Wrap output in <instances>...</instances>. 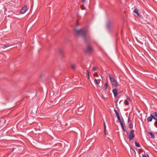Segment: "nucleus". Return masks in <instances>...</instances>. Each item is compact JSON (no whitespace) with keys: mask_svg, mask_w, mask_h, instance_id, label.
<instances>
[{"mask_svg":"<svg viewBox=\"0 0 157 157\" xmlns=\"http://www.w3.org/2000/svg\"><path fill=\"white\" fill-rule=\"evenodd\" d=\"M75 31L76 35L81 36L84 40H86V37L87 34V31L86 29H81L78 30H75Z\"/></svg>","mask_w":157,"mask_h":157,"instance_id":"obj_1","label":"nucleus"},{"mask_svg":"<svg viewBox=\"0 0 157 157\" xmlns=\"http://www.w3.org/2000/svg\"><path fill=\"white\" fill-rule=\"evenodd\" d=\"M109 78L111 83L112 86L114 87H118V86L119 85L116 80L114 77H111L110 75H109Z\"/></svg>","mask_w":157,"mask_h":157,"instance_id":"obj_2","label":"nucleus"},{"mask_svg":"<svg viewBox=\"0 0 157 157\" xmlns=\"http://www.w3.org/2000/svg\"><path fill=\"white\" fill-rule=\"evenodd\" d=\"M107 27L108 30H112L114 27V24L111 21H108L107 23Z\"/></svg>","mask_w":157,"mask_h":157,"instance_id":"obj_3","label":"nucleus"},{"mask_svg":"<svg viewBox=\"0 0 157 157\" xmlns=\"http://www.w3.org/2000/svg\"><path fill=\"white\" fill-rule=\"evenodd\" d=\"M126 132L128 135V138L130 140H131L134 138L135 135L133 132V130H131L130 133H129L128 132Z\"/></svg>","mask_w":157,"mask_h":157,"instance_id":"obj_4","label":"nucleus"},{"mask_svg":"<svg viewBox=\"0 0 157 157\" xmlns=\"http://www.w3.org/2000/svg\"><path fill=\"white\" fill-rule=\"evenodd\" d=\"M93 50L92 47L90 45H88L85 49V52L87 53H90Z\"/></svg>","mask_w":157,"mask_h":157,"instance_id":"obj_5","label":"nucleus"},{"mask_svg":"<svg viewBox=\"0 0 157 157\" xmlns=\"http://www.w3.org/2000/svg\"><path fill=\"white\" fill-rule=\"evenodd\" d=\"M114 111L116 114V117H117V119H118V121H119V122H120V124H123V122L122 121V120L121 119L120 116L119 115V114L118 112L117 111L116 109H114Z\"/></svg>","mask_w":157,"mask_h":157,"instance_id":"obj_6","label":"nucleus"},{"mask_svg":"<svg viewBox=\"0 0 157 157\" xmlns=\"http://www.w3.org/2000/svg\"><path fill=\"white\" fill-rule=\"evenodd\" d=\"M27 10V6L25 5L20 10V13L21 14H23L25 13Z\"/></svg>","mask_w":157,"mask_h":157,"instance_id":"obj_7","label":"nucleus"},{"mask_svg":"<svg viewBox=\"0 0 157 157\" xmlns=\"http://www.w3.org/2000/svg\"><path fill=\"white\" fill-rule=\"evenodd\" d=\"M152 118H153L155 120H156V118L154 117L152 114H151L150 117L147 118V120L148 122H151L152 121Z\"/></svg>","mask_w":157,"mask_h":157,"instance_id":"obj_8","label":"nucleus"},{"mask_svg":"<svg viewBox=\"0 0 157 157\" xmlns=\"http://www.w3.org/2000/svg\"><path fill=\"white\" fill-rule=\"evenodd\" d=\"M112 92L115 98H116L118 94V90L117 89H113Z\"/></svg>","mask_w":157,"mask_h":157,"instance_id":"obj_9","label":"nucleus"},{"mask_svg":"<svg viewBox=\"0 0 157 157\" xmlns=\"http://www.w3.org/2000/svg\"><path fill=\"white\" fill-rule=\"evenodd\" d=\"M131 101L130 98L128 97H127L126 99L124 101V102L125 104L127 105L130 104L131 102Z\"/></svg>","mask_w":157,"mask_h":157,"instance_id":"obj_10","label":"nucleus"},{"mask_svg":"<svg viewBox=\"0 0 157 157\" xmlns=\"http://www.w3.org/2000/svg\"><path fill=\"white\" fill-rule=\"evenodd\" d=\"M71 67L72 69L75 70L76 67V65L74 64H72L71 65Z\"/></svg>","mask_w":157,"mask_h":157,"instance_id":"obj_11","label":"nucleus"},{"mask_svg":"<svg viewBox=\"0 0 157 157\" xmlns=\"http://www.w3.org/2000/svg\"><path fill=\"white\" fill-rule=\"evenodd\" d=\"M133 12L134 13H136L137 14V15H138V16H140V15L139 14V13L138 12V10L136 9H135L134 10Z\"/></svg>","mask_w":157,"mask_h":157,"instance_id":"obj_12","label":"nucleus"},{"mask_svg":"<svg viewBox=\"0 0 157 157\" xmlns=\"http://www.w3.org/2000/svg\"><path fill=\"white\" fill-rule=\"evenodd\" d=\"M130 151L132 153H134L135 154H136V152L134 149L131 147H130Z\"/></svg>","mask_w":157,"mask_h":157,"instance_id":"obj_13","label":"nucleus"},{"mask_svg":"<svg viewBox=\"0 0 157 157\" xmlns=\"http://www.w3.org/2000/svg\"><path fill=\"white\" fill-rule=\"evenodd\" d=\"M94 82L97 85H98V84L99 83V82H100V81H99V79H94Z\"/></svg>","mask_w":157,"mask_h":157,"instance_id":"obj_14","label":"nucleus"},{"mask_svg":"<svg viewBox=\"0 0 157 157\" xmlns=\"http://www.w3.org/2000/svg\"><path fill=\"white\" fill-rule=\"evenodd\" d=\"M148 133L150 135L152 138H155V136L152 132H149Z\"/></svg>","mask_w":157,"mask_h":157,"instance_id":"obj_15","label":"nucleus"},{"mask_svg":"<svg viewBox=\"0 0 157 157\" xmlns=\"http://www.w3.org/2000/svg\"><path fill=\"white\" fill-rule=\"evenodd\" d=\"M142 157H149V156L147 154L145 153L142 155Z\"/></svg>","mask_w":157,"mask_h":157,"instance_id":"obj_16","label":"nucleus"},{"mask_svg":"<svg viewBox=\"0 0 157 157\" xmlns=\"http://www.w3.org/2000/svg\"><path fill=\"white\" fill-rule=\"evenodd\" d=\"M135 144L136 146L137 147H140L139 144L137 143L136 141L135 142Z\"/></svg>","mask_w":157,"mask_h":157,"instance_id":"obj_17","label":"nucleus"},{"mask_svg":"<svg viewBox=\"0 0 157 157\" xmlns=\"http://www.w3.org/2000/svg\"><path fill=\"white\" fill-rule=\"evenodd\" d=\"M121 127L123 130V131L124 132H126L125 131V129L124 128V125H123V124H121Z\"/></svg>","mask_w":157,"mask_h":157,"instance_id":"obj_18","label":"nucleus"},{"mask_svg":"<svg viewBox=\"0 0 157 157\" xmlns=\"http://www.w3.org/2000/svg\"><path fill=\"white\" fill-rule=\"evenodd\" d=\"M108 87V83L106 82L104 84V86L105 88H106Z\"/></svg>","mask_w":157,"mask_h":157,"instance_id":"obj_19","label":"nucleus"},{"mask_svg":"<svg viewBox=\"0 0 157 157\" xmlns=\"http://www.w3.org/2000/svg\"><path fill=\"white\" fill-rule=\"evenodd\" d=\"M129 127L130 128H133V125L132 124L130 123V124Z\"/></svg>","mask_w":157,"mask_h":157,"instance_id":"obj_20","label":"nucleus"},{"mask_svg":"<svg viewBox=\"0 0 157 157\" xmlns=\"http://www.w3.org/2000/svg\"><path fill=\"white\" fill-rule=\"evenodd\" d=\"M44 77V75H42V74H41L39 76V78H43Z\"/></svg>","mask_w":157,"mask_h":157,"instance_id":"obj_21","label":"nucleus"},{"mask_svg":"<svg viewBox=\"0 0 157 157\" xmlns=\"http://www.w3.org/2000/svg\"><path fill=\"white\" fill-rule=\"evenodd\" d=\"M153 114L157 118V113L156 112H154Z\"/></svg>","mask_w":157,"mask_h":157,"instance_id":"obj_22","label":"nucleus"},{"mask_svg":"<svg viewBox=\"0 0 157 157\" xmlns=\"http://www.w3.org/2000/svg\"><path fill=\"white\" fill-rule=\"evenodd\" d=\"M97 70V68L96 67H94L92 69L93 71H96Z\"/></svg>","mask_w":157,"mask_h":157,"instance_id":"obj_23","label":"nucleus"},{"mask_svg":"<svg viewBox=\"0 0 157 157\" xmlns=\"http://www.w3.org/2000/svg\"><path fill=\"white\" fill-rule=\"evenodd\" d=\"M128 122H130L131 121L130 118L129 117H128Z\"/></svg>","mask_w":157,"mask_h":157,"instance_id":"obj_24","label":"nucleus"},{"mask_svg":"<svg viewBox=\"0 0 157 157\" xmlns=\"http://www.w3.org/2000/svg\"><path fill=\"white\" fill-rule=\"evenodd\" d=\"M104 126L105 128V130H106V125H105V122H104Z\"/></svg>","mask_w":157,"mask_h":157,"instance_id":"obj_25","label":"nucleus"},{"mask_svg":"<svg viewBox=\"0 0 157 157\" xmlns=\"http://www.w3.org/2000/svg\"><path fill=\"white\" fill-rule=\"evenodd\" d=\"M9 46V45H6L5 46H4L3 47V48H6V47H8Z\"/></svg>","mask_w":157,"mask_h":157,"instance_id":"obj_26","label":"nucleus"},{"mask_svg":"<svg viewBox=\"0 0 157 157\" xmlns=\"http://www.w3.org/2000/svg\"><path fill=\"white\" fill-rule=\"evenodd\" d=\"M156 120V121L155 123V124L157 126V120L156 119V120Z\"/></svg>","mask_w":157,"mask_h":157,"instance_id":"obj_27","label":"nucleus"},{"mask_svg":"<svg viewBox=\"0 0 157 157\" xmlns=\"http://www.w3.org/2000/svg\"><path fill=\"white\" fill-rule=\"evenodd\" d=\"M87 75H88V78H89L90 77H89V75L88 71H87Z\"/></svg>","mask_w":157,"mask_h":157,"instance_id":"obj_28","label":"nucleus"},{"mask_svg":"<svg viewBox=\"0 0 157 157\" xmlns=\"http://www.w3.org/2000/svg\"><path fill=\"white\" fill-rule=\"evenodd\" d=\"M82 2L83 3H84L85 2V0H83Z\"/></svg>","mask_w":157,"mask_h":157,"instance_id":"obj_29","label":"nucleus"},{"mask_svg":"<svg viewBox=\"0 0 157 157\" xmlns=\"http://www.w3.org/2000/svg\"><path fill=\"white\" fill-rule=\"evenodd\" d=\"M94 76H97V77L98 76V75H95L94 74Z\"/></svg>","mask_w":157,"mask_h":157,"instance_id":"obj_30","label":"nucleus"},{"mask_svg":"<svg viewBox=\"0 0 157 157\" xmlns=\"http://www.w3.org/2000/svg\"><path fill=\"white\" fill-rule=\"evenodd\" d=\"M105 131L106 130H105V135H106V133L105 132Z\"/></svg>","mask_w":157,"mask_h":157,"instance_id":"obj_31","label":"nucleus"},{"mask_svg":"<svg viewBox=\"0 0 157 157\" xmlns=\"http://www.w3.org/2000/svg\"><path fill=\"white\" fill-rule=\"evenodd\" d=\"M122 120H123V119L122 118Z\"/></svg>","mask_w":157,"mask_h":157,"instance_id":"obj_32","label":"nucleus"}]
</instances>
